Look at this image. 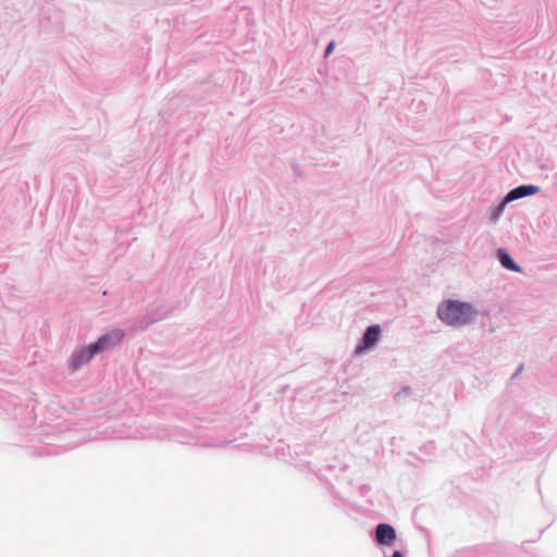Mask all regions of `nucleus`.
<instances>
[{
	"mask_svg": "<svg viewBox=\"0 0 557 557\" xmlns=\"http://www.w3.org/2000/svg\"><path fill=\"white\" fill-rule=\"evenodd\" d=\"M97 352V350H94L92 344L81 349L70 361L71 370H77L82 364L87 363Z\"/></svg>",
	"mask_w": 557,
	"mask_h": 557,
	"instance_id": "obj_5",
	"label": "nucleus"
},
{
	"mask_svg": "<svg viewBox=\"0 0 557 557\" xmlns=\"http://www.w3.org/2000/svg\"><path fill=\"white\" fill-rule=\"evenodd\" d=\"M334 46H335V45H334V42H333V41H331V42L327 45L326 50H325V55H326V57H327L329 54H331V53H332V51L334 50Z\"/></svg>",
	"mask_w": 557,
	"mask_h": 557,
	"instance_id": "obj_9",
	"label": "nucleus"
},
{
	"mask_svg": "<svg viewBox=\"0 0 557 557\" xmlns=\"http://www.w3.org/2000/svg\"><path fill=\"white\" fill-rule=\"evenodd\" d=\"M539 191V187L533 185H523L519 186L512 190L509 191V194L506 196V201H512L525 196L534 195Z\"/></svg>",
	"mask_w": 557,
	"mask_h": 557,
	"instance_id": "obj_6",
	"label": "nucleus"
},
{
	"mask_svg": "<svg viewBox=\"0 0 557 557\" xmlns=\"http://www.w3.org/2000/svg\"><path fill=\"white\" fill-rule=\"evenodd\" d=\"M498 258L502 263V265L510 271L513 272H520L521 269L512 261L510 256L507 253L506 250L499 249L498 250Z\"/></svg>",
	"mask_w": 557,
	"mask_h": 557,
	"instance_id": "obj_8",
	"label": "nucleus"
},
{
	"mask_svg": "<svg viewBox=\"0 0 557 557\" xmlns=\"http://www.w3.org/2000/svg\"><path fill=\"white\" fill-rule=\"evenodd\" d=\"M381 336V327L379 325L369 326L363 335L362 345L357 346L355 352L360 354L363 350L374 346Z\"/></svg>",
	"mask_w": 557,
	"mask_h": 557,
	"instance_id": "obj_4",
	"label": "nucleus"
},
{
	"mask_svg": "<svg viewBox=\"0 0 557 557\" xmlns=\"http://www.w3.org/2000/svg\"><path fill=\"white\" fill-rule=\"evenodd\" d=\"M474 317L475 311L470 305L455 301V324H468Z\"/></svg>",
	"mask_w": 557,
	"mask_h": 557,
	"instance_id": "obj_3",
	"label": "nucleus"
},
{
	"mask_svg": "<svg viewBox=\"0 0 557 557\" xmlns=\"http://www.w3.org/2000/svg\"><path fill=\"white\" fill-rule=\"evenodd\" d=\"M391 557H404L399 550H395Z\"/></svg>",
	"mask_w": 557,
	"mask_h": 557,
	"instance_id": "obj_10",
	"label": "nucleus"
},
{
	"mask_svg": "<svg viewBox=\"0 0 557 557\" xmlns=\"http://www.w3.org/2000/svg\"><path fill=\"white\" fill-rule=\"evenodd\" d=\"M396 540L395 529L387 523H380L375 530V541L377 544L392 546Z\"/></svg>",
	"mask_w": 557,
	"mask_h": 557,
	"instance_id": "obj_2",
	"label": "nucleus"
},
{
	"mask_svg": "<svg viewBox=\"0 0 557 557\" xmlns=\"http://www.w3.org/2000/svg\"><path fill=\"white\" fill-rule=\"evenodd\" d=\"M438 318L447 323L453 324V300L443 301L437 309Z\"/></svg>",
	"mask_w": 557,
	"mask_h": 557,
	"instance_id": "obj_7",
	"label": "nucleus"
},
{
	"mask_svg": "<svg viewBox=\"0 0 557 557\" xmlns=\"http://www.w3.org/2000/svg\"><path fill=\"white\" fill-rule=\"evenodd\" d=\"M124 337V333L122 330L115 329L110 331L109 333L102 335L98 338L96 343H94V350L102 351L110 347H113L122 342Z\"/></svg>",
	"mask_w": 557,
	"mask_h": 557,
	"instance_id": "obj_1",
	"label": "nucleus"
}]
</instances>
